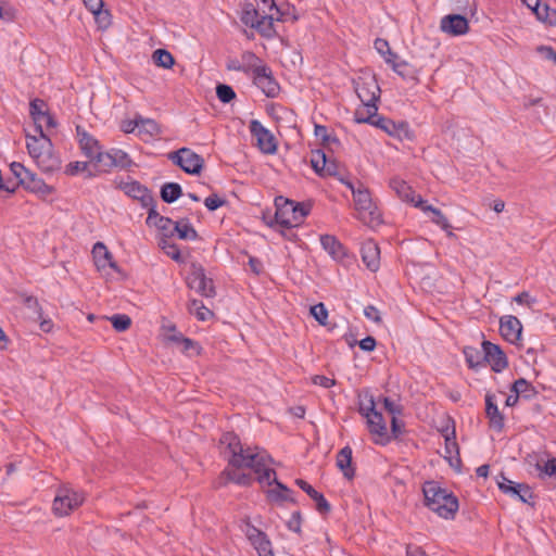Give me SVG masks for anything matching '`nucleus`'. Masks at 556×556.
Returning <instances> with one entry per match:
<instances>
[{"label":"nucleus","mask_w":556,"mask_h":556,"mask_svg":"<svg viewBox=\"0 0 556 556\" xmlns=\"http://www.w3.org/2000/svg\"><path fill=\"white\" fill-rule=\"evenodd\" d=\"M38 167L46 173H52L60 168L61 160L54 153L53 146L49 150L43 151L38 157L35 159Z\"/></svg>","instance_id":"2f4dec72"},{"label":"nucleus","mask_w":556,"mask_h":556,"mask_svg":"<svg viewBox=\"0 0 556 556\" xmlns=\"http://www.w3.org/2000/svg\"><path fill=\"white\" fill-rule=\"evenodd\" d=\"M84 502V496L68 486L59 488L53 501L52 509L56 516L63 517L79 507Z\"/></svg>","instance_id":"423d86ee"},{"label":"nucleus","mask_w":556,"mask_h":556,"mask_svg":"<svg viewBox=\"0 0 556 556\" xmlns=\"http://www.w3.org/2000/svg\"><path fill=\"white\" fill-rule=\"evenodd\" d=\"M513 489L515 492H509V496L519 500L520 502L534 506V497L532 489L527 483H517Z\"/></svg>","instance_id":"79ce46f5"},{"label":"nucleus","mask_w":556,"mask_h":556,"mask_svg":"<svg viewBox=\"0 0 556 556\" xmlns=\"http://www.w3.org/2000/svg\"><path fill=\"white\" fill-rule=\"evenodd\" d=\"M216 96L222 103H230L236 99V92L233 88L227 84H217Z\"/></svg>","instance_id":"603ef678"},{"label":"nucleus","mask_w":556,"mask_h":556,"mask_svg":"<svg viewBox=\"0 0 556 556\" xmlns=\"http://www.w3.org/2000/svg\"><path fill=\"white\" fill-rule=\"evenodd\" d=\"M522 3L531 10L538 21L549 25H556V9H552L547 3H542L541 0H522Z\"/></svg>","instance_id":"aec40b11"},{"label":"nucleus","mask_w":556,"mask_h":556,"mask_svg":"<svg viewBox=\"0 0 556 556\" xmlns=\"http://www.w3.org/2000/svg\"><path fill=\"white\" fill-rule=\"evenodd\" d=\"M353 199L355 208L361 215L368 214L369 223L379 222L380 215L372 202L370 191L363 184L359 182L357 189L354 190Z\"/></svg>","instance_id":"2eb2a0df"},{"label":"nucleus","mask_w":556,"mask_h":556,"mask_svg":"<svg viewBox=\"0 0 556 556\" xmlns=\"http://www.w3.org/2000/svg\"><path fill=\"white\" fill-rule=\"evenodd\" d=\"M79 146H80V149L83 150L84 154L90 160H93L97 152L100 151V143L92 136H90L89 138H86V140L80 142Z\"/></svg>","instance_id":"3c124183"},{"label":"nucleus","mask_w":556,"mask_h":556,"mask_svg":"<svg viewBox=\"0 0 556 556\" xmlns=\"http://www.w3.org/2000/svg\"><path fill=\"white\" fill-rule=\"evenodd\" d=\"M154 64L159 67L170 68L175 64L173 54L166 49H156L152 54Z\"/></svg>","instance_id":"c03bdc74"},{"label":"nucleus","mask_w":556,"mask_h":556,"mask_svg":"<svg viewBox=\"0 0 556 556\" xmlns=\"http://www.w3.org/2000/svg\"><path fill=\"white\" fill-rule=\"evenodd\" d=\"M253 84L262 90L267 98H276L280 92V86L275 79L270 67L261 64L252 68Z\"/></svg>","instance_id":"1a4fd4ad"},{"label":"nucleus","mask_w":556,"mask_h":556,"mask_svg":"<svg viewBox=\"0 0 556 556\" xmlns=\"http://www.w3.org/2000/svg\"><path fill=\"white\" fill-rule=\"evenodd\" d=\"M109 319L112 323L113 328L118 332L126 331L131 326V318L125 314H115Z\"/></svg>","instance_id":"5fc2aeb1"},{"label":"nucleus","mask_w":556,"mask_h":556,"mask_svg":"<svg viewBox=\"0 0 556 556\" xmlns=\"http://www.w3.org/2000/svg\"><path fill=\"white\" fill-rule=\"evenodd\" d=\"M548 456L547 452L528 454L526 463L535 467L540 479H545L546 477L554 479L556 486V457L546 458Z\"/></svg>","instance_id":"4468645a"},{"label":"nucleus","mask_w":556,"mask_h":556,"mask_svg":"<svg viewBox=\"0 0 556 556\" xmlns=\"http://www.w3.org/2000/svg\"><path fill=\"white\" fill-rule=\"evenodd\" d=\"M501 336L509 343L517 344L521 340V321L513 315H505L500 319Z\"/></svg>","instance_id":"a211bd4d"},{"label":"nucleus","mask_w":556,"mask_h":556,"mask_svg":"<svg viewBox=\"0 0 556 556\" xmlns=\"http://www.w3.org/2000/svg\"><path fill=\"white\" fill-rule=\"evenodd\" d=\"M64 173L68 176H75L79 173H87L86 177H93L94 174L89 170V163L75 161L66 165Z\"/></svg>","instance_id":"de8ad7c7"},{"label":"nucleus","mask_w":556,"mask_h":556,"mask_svg":"<svg viewBox=\"0 0 556 556\" xmlns=\"http://www.w3.org/2000/svg\"><path fill=\"white\" fill-rule=\"evenodd\" d=\"M311 164L315 173L320 177H339L343 176L340 172V164L334 159H329L324 150L317 149L312 151Z\"/></svg>","instance_id":"9b49d317"},{"label":"nucleus","mask_w":556,"mask_h":556,"mask_svg":"<svg viewBox=\"0 0 556 556\" xmlns=\"http://www.w3.org/2000/svg\"><path fill=\"white\" fill-rule=\"evenodd\" d=\"M239 469L240 468H233L228 464L223 470L222 477H224L227 482H232L241 486L251 485L253 481L251 473L241 472Z\"/></svg>","instance_id":"f704fd0d"},{"label":"nucleus","mask_w":556,"mask_h":556,"mask_svg":"<svg viewBox=\"0 0 556 556\" xmlns=\"http://www.w3.org/2000/svg\"><path fill=\"white\" fill-rule=\"evenodd\" d=\"M247 536L253 547L256 549L258 556H275L271 542L269 541L267 534L251 525L250 521H247Z\"/></svg>","instance_id":"f3484780"},{"label":"nucleus","mask_w":556,"mask_h":556,"mask_svg":"<svg viewBox=\"0 0 556 556\" xmlns=\"http://www.w3.org/2000/svg\"><path fill=\"white\" fill-rule=\"evenodd\" d=\"M391 67L397 75H400L404 79L412 77L410 66L406 61H400L399 63H394L393 66Z\"/></svg>","instance_id":"69168bd1"},{"label":"nucleus","mask_w":556,"mask_h":556,"mask_svg":"<svg viewBox=\"0 0 556 556\" xmlns=\"http://www.w3.org/2000/svg\"><path fill=\"white\" fill-rule=\"evenodd\" d=\"M138 123H139V132L140 134H148L149 136H159L161 135L162 130L160 125L152 118H144L140 115H138Z\"/></svg>","instance_id":"a18cd8bd"},{"label":"nucleus","mask_w":556,"mask_h":556,"mask_svg":"<svg viewBox=\"0 0 556 556\" xmlns=\"http://www.w3.org/2000/svg\"><path fill=\"white\" fill-rule=\"evenodd\" d=\"M275 10L278 14L275 21L285 22L289 16H291L293 22L299 20V15L295 14V8L293 5L288 4L286 10L277 5Z\"/></svg>","instance_id":"13d9d810"},{"label":"nucleus","mask_w":556,"mask_h":556,"mask_svg":"<svg viewBox=\"0 0 556 556\" xmlns=\"http://www.w3.org/2000/svg\"><path fill=\"white\" fill-rule=\"evenodd\" d=\"M366 419L369 432L371 434H377L380 438L379 440H383V438L387 437V425L382 414L377 410Z\"/></svg>","instance_id":"e433bc0d"},{"label":"nucleus","mask_w":556,"mask_h":556,"mask_svg":"<svg viewBox=\"0 0 556 556\" xmlns=\"http://www.w3.org/2000/svg\"><path fill=\"white\" fill-rule=\"evenodd\" d=\"M160 195L165 203H173L182 195V188L177 182H166L161 187Z\"/></svg>","instance_id":"a19ab883"},{"label":"nucleus","mask_w":556,"mask_h":556,"mask_svg":"<svg viewBox=\"0 0 556 556\" xmlns=\"http://www.w3.org/2000/svg\"><path fill=\"white\" fill-rule=\"evenodd\" d=\"M425 506L444 519H454L458 510V498L453 492L442 488L437 481H426L422 485Z\"/></svg>","instance_id":"f03ea898"},{"label":"nucleus","mask_w":556,"mask_h":556,"mask_svg":"<svg viewBox=\"0 0 556 556\" xmlns=\"http://www.w3.org/2000/svg\"><path fill=\"white\" fill-rule=\"evenodd\" d=\"M311 202H295L282 195L275 198L276 212L266 224L274 228L280 226L285 229L298 227L312 210Z\"/></svg>","instance_id":"f257e3e1"},{"label":"nucleus","mask_w":556,"mask_h":556,"mask_svg":"<svg viewBox=\"0 0 556 556\" xmlns=\"http://www.w3.org/2000/svg\"><path fill=\"white\" fill-rule=\"evenodd\" d=\"M20 296L22 298L24 306L33 311L35 319H41L43 312L38 299L26 293H21Z\"/></svg>","instance_id":"09e8293b"},{"label":"nucleus","mask_w":556,"mask_h":556,"mask_svg":"<svg viewBox=\"0 0 556 556\" xmlns=\"http://www.w3.org/2000/svg\"><path fill=\"white\" fill-rule=\"evenodd\" d=\"M240 20L245 26L256 29L262 37L271 39L277 35L274 16H260L258 10L251 2L243 4Z\"/></svg>","instance_id":"20e7f679"},{"label":"nucleus","mask_w":556,"mask_h":556,"mask_svg":"<svg viewBox=\"0 0 556 556\" xmlns=\"http://www.w3.org/2000/svg\"><path fill=\"white\" fill-rule=\"evenodd\" d=\"M276 489H269L266 491V497L268 502L281 505L283 502L296 504V500L292 496L293 491L286 484L280 482L277 478H273Z\"/></svg>","instance_id":"a878e982"},{"label":"nucleus","mask_w":556,"mask_h":556,"mask_svg":"<svg viewBox=\"0 0 556 556\" xmlns=\"http://www.w3.org/2000/svg\"><path fill=\"white\" fill-rule=\"evenodd\" d=\"M485 416L489 419V427L496 432H502L505 427V417L500 412L495 395L488 393L485 395Z\"/></svg>","instance_id":"5701e85b"},{"label":"nucleus","mask_w":556,"mask_h":556,"mask_svg":"<svg viewBox=\"0 0 556 556\" xmlns=\"http://www.w3.org/2000/svg\"><path fill=\"white\" fill-rule=\"evenodd\" d=\"M375 127L400 141H414L416 138L415 131L406 121L394 122L389 117L378 115Z\"/></svg>","instance_id":"6e6552de"},{"label":"nucleus","mask_w":556,"mask_h":556,"mask_svg":"<svg viewBox=\"0 0 556 556\" xmlns=\"http://www.w3.org/2000/svg\"><path fill=\"white\" fill-rule=\"evenodd\" d=\"M252 137L256 139V147L265 154H275L277 152V141L275 136L265 128L257 119H252L249 125Z\"/></svg>","instance_id":"f8f14e48"},{"label":"nucleus","mask_w":556,"mask_h":556,"mask_svg":"<svg viewBox=\"0 0 556 556\" xmlns=\"http://www.w3.org/2000/svg\"><path fill=\"white\" fill-rule=\"evenodd\" d=\"M148 226H154L159 229L160 236L168 235L174 236L172 232L174 220L169 217L162 216L157 211L156 206H151L148 211V217L146 220Z\"/></svg>","instance_id":"bb28decb"},{"label":"nucleus","mask_w":556,"mask_h":556,"mask_svg":"<svg viewBox=\"0 0 556 556\" xmlns=\"http://www.w3.org/2000/svg\"><path fill=\"white\" fill-rule=\"evenodd\" d=\"M267 462L274 463V459L269 456H262L257 453L248 452V454L244 457V466L243 468H250L255 473H261L264 469H268L266 467Z\"/></svg>","instance_id":"c9c22d12"},{"label":"nucleus","mask_w":556,"mask_h":556,"mask_svg":"<svg viewBox=\"0 0 556 556\" xmlns=\"http://www.w3.org/2000/svg\"><path fill=\"white\" fill-rule=\"evenodd\" d=\"M510 391L518 395V397L522 396L526 400H531L538 394L535 388L525 378L515 380Z\"/></svg>","instance_id":"4c0bfd02"},{"label":"nucleus","mask_w":556,"mask_h":556,"mask_svg":"<svg viewBox=\"0 0 556 556\" xmlns=\"http://www.w3.org/2000/svg\"><path fill=\"white\" fill-rule=\"evenodd\" d=\"M225 204H227V200L219 198L218 194L216 193H212L204 200V205L211 212L216 211L217 208L224 206Z\"/></svg>","instance_id":"e2e57ef3"},{"label":"nucleus","mask_w":556,"mask_h":556,"mask_svg":"<svg viewBox=\"0 0 556 556\" xmlns=\"http://www.w3.org/2000/svg\"><path fill=\"white\" fill-rule=\"evenodd\" d=\"M362 261L365 266L372 273H376L380 267V249L378 243L368 239L361 245Z\"/></svg>","instance_id":"412c9836"},{"label":"nucleus","mask_w":556,"mask_h":556,"mask_svg":"<svg viewBox=\"0 0 556 556\" xmlns=\"http://www.w3.org/2000/svg\"><path fill=\"white\" fill-rule=\"evenodd\" d=\"M390 424V433L387 432V437H384L383 440H376V443L386 445L392 440H400L405 433V422L403 420L393 416Z\"/></svg>","instance_id":"58836bf2"},{"label":"nucleus","mask_w":556,"mask_h":556,"mask_svg":"<svg viewBox=\"0 0 556 556\" xmlns=\"http://www.w3.org/2000/svg\"><path fill=\"white\" fill-rule=\"evenodd\" d=\"M466 363L470 369L477 370L480 366L484 365L483 350L480 351L473 346H465L463 350Z\"/></svg>","instance_id":"37998d69"},{"label":"nucleus","mask_w":556,"mask_h":556,"mask_svg":"<svg viewBox=\"0 0 556 556\" xmlns=\"http://www.w3.org/2000/svg\"><path fill=\"white\" fill-rule=\"evenodd\" d=\"M352 453L351 446L346 445L338 452L336 459L337 467L342 471L344 478L348 480H352L355 477Z\"/></svg>","instance_id":"c85d7f7f"},{"label":"nucleus","mask_w":556,"mask_h":556,"mask_svg":"<svg viewBox=\"0 0 556 556\" xmlns=\"http://www.w3.org/2000/svg\"><path fill=\"white\" fill-rule=\"evenodd\" d=\"M92 255L94 258V264L99 269L109 266L110 268L114 269L117 273L121 271L117 263L113 258L112 253L108 250L103 242H97L93 245Z\"/></svg>","instance_id":"cd10ccee"},{"label":"nucleus","mask_w":556,"mask_h":556,"mask_svg":"<svg viewBox=\"0 0 556 556\" xmlns=\"http://www.w3.org/2000/svg\"><path fill=\"white\" fill-rule=\"evenodd\" d=\"M389 186L393 189L399 198L408 203H414L416 206V202L419 201V194H416L412 187L403 179L399 177H393L389 181Z\"/></svg>","instance_id":"c756f323"},{"label":"nucleus","mask_w":556,"mask_h":556,"mask_svg":"<svg viewBox=\"0 0 556 556\" xmlns=\"http://www.w3.org/2000/svg\"><path fill=\"white\" fill-rule=\"evenodd\" d=\"M354 90L366 108H372L378 111L377 102L380 99V87L375 78L369 80L358 78L353 81Z\"/></svg>","instance_id":"9d476101"},{"label":"nucleus","mask_w":556,"mask_h":556,"mask_svg":"<svg viewBox=\"0 0 556 556\" xmlns=\"http://www.w3.org/2000/svg\"><path fill=\"white\" fill-rule=\"evenodd\" d=\"M440 28L452 36H462L468 33L469 22L460 14H448L441 20Z\"/></svg>","instance_id":"6ab92c4d"},{"label":"nucleus","mask_w":556,"mask_h":556,"mask_svg":"<svg viewBox=\"0 0 556 556\" xmlns=\"http://www.w3.org/2000/svg\"><path fill=\"white\" fill-rule=\"evenodd\" d=\"M92 161L96 163L94 165L100 167L103 172H109L111 168H113V164H111L113 161L111 150L106 152H97Z\"/></svg>","instance_id":"864d4df0"},{"label":"nucleus","mask_w":556,"mask_h":556,"mask_svg":"<svg viewBox=\"0 0 556 556\" xmlns=\"http://www.w3.org/2000/svg\"><path fill=\"white\" fill-rule=\"evenodd\" d=\"M38 136H26V148L28 154L35 160L43 151L49 150L52 147L51 139L43 132L42 126L38 125Z\"/></svg>","instance_id":"4be33fe9"},{"label":"nucleus","mask_w":556,"mask_h":556,"mask_svg":"<svg viewBox=\"0 0 556 556\" xmlns=\"http://www.w3.org/2000/svg\"><path fill=\"white\" fill-rule=\"evenodd\" d=\"M17 185H21L29 192L39 193L43 197L49 195L54 191L53 187L47 185L43 179L39 178L30 170L24 175V178H21V180L17 181Z\"/></svg>","instance_id":"393cba45"},{"label":"nucleus","mask_w":556,"mask_h":556,"mask_svg":"<svg viewBox=\"0 0 556 556\" xmlns=\"http://www.w3.org/2000/svg\"><path fill=\"white\" fill-rule=\"evenodd\" d=\"M168 159L176 166H179L185 173L190 175H200L204 166V159L186 147L170 152Z\"/></svg>","instance_id":"39448f33"},{"label":"nucleus","mask_w":556,"mask_h":556,"mask_svg":"<svg viewBox=\"0 0 556 556\" xmlns=\"http://www.w3.org/2000/svg\"><path fill=\"white\" fill-rule=\"evenodd\" d=\"M112 152V162L113 167H118L122 169L129 168L132 165V160L129 157V155L119 149H111Z\"/></svg>","instance_id":"49530a36"},{"label":"nucleus","mask_w":556,"mask_h":556,"mask_svg":"<svg viewBox=\"0 0 556 556\" xmlns=\"http://www.w3.org/2000/svg\"><path fill=\"white\" fill-rule=\"evenodd\" d=\"M302 513L300 510H295L288 520L287 528L294 533L302 534Z\"/></svg>","instance_id":"bf43d9fd"},{"label":"nucleus","mask_w":556,"mask_h":556,"mask_svg":"<svg viewBox=\"0 0 556 556\" xmlns=\"http://www.w3.org/2000/svg\"><path fill=\"white\" fill-rule=\"evenodd\" d=\"M481 346L483 350L484 365L489 364L494 372H502L505 368H507V356L498 344L483 340Z\"/></svg>","instance_id":"ddd939ff"},{"label":"nucleus","mask_w":556,"mask_h":556,"mask_svg":"<svg viewBox=\"0 0 556 556\" xmlns=\"http://www.w3.org/2000/svg\"><path fill=\"white\" fill-rule=\"evenodd\" d=\"M539 54H541L545 60H549L556 64V50H554L551 46H539L536 48Z\"/></svg>","instance_id":"774afa93"},{"label":"nucleus","mask_w":556,"mask_h":556,"mask_svg":"<svg viewBox=\"0 0 556 556\" xmlns=\"http://www.w3.org/2000/svg\"><path fill=\"white\" fill-rule=\"evenodd\" d=\"M384 409L392 415V417H397L403 415L404 407L401 404L394 403L390 397L384 396L382 399Z\"/></svg>","instance_id":"0e129e2a"},{"label":"nucleus","mask_w":556,"mask_h":556,"mask_svg":"<svg viewBox=\"0 0 556 556\" xmlns=\"http://www.w3.org/2000/svg\"><path fill=\"white\" fill-rule=\"evenodd\" d=\"M220 455L227 459L229 466L243 468L244 457L250 448L244 450L240 437L233 431L224 432L218 440Z\"/></svg>","instance_id":"7ed1b4c3"},{"label":"nucleus","mask_w":556,"mask_h":556,"mask_svg":"<svg viewBox=\"0 0 556 556\" xmlns=\"http://www.w3.org/2000/svg\"><path fill=\"white\" fill-rule=\"evenodd\" d=\"M172 232L180 240H197L199 238L198 231L191 225L189 218H180L174 223Z\"/></svg>","instance_id":"72a5a7b5"},{"label":"nucleus","mask_w":556,"mask_h":556,"mask_svg":"<svg viewBox=\"0 0 556 556\" xmlns=\"http://www.w3.org/2000/svg\"><path fill=\"white\" fill-rule=\"evenodd\" d=\"M295 484L315 502V508L321 516H327L331 511V505L324 494L316 491L307 481L296 479Z\"/></svg>","instance_id":"b1692460"},{"label":"nucleus","mask_w":556,"mask_h":556,"mask_svg":"<svg viewBox=\"0 0 556 556\" xmlns=\"http://www.w3.org/2000/svg\"><path fill=\"white\" fill-rule=\"evenodd\" d=\"M496 483L498 489L507 495L509 494V492H515V489L513 488L517 484L516 482L509 480L504 472H501L496 477Z\"/></svg>","instance_id":"680f3d73"},{"label":"nucleus","mask_w":556,"mask_h":556,"mask_svg":"<svg viewBox=\"0 0 556 556\" xmlns=\"http://www.w3.org/2000/svg\"><path fill=\"white\" fill-rule=\"evenodd\" d=\"M315 136L321 139L324 146L329 143H340V140L336 136H330L328 134V129L324 125H315Z\"/></svg>","instance_id":"4d7b16f0"},{"label":"nucleus","mask_w":556,"mask_h":556,"mask_svg":"<svg viewBox=\"0 0 556 556\" xmlns=\"http://www.w3.org/2000/svg\"><path fill=\"white\" fill-rule=\"evenodd\" d=\"M119 188L128 197L138 200L141 206L147 207L148 211L151 206H156V202L152 195L151 190L141 185L139 181L132 180L129 182H121Z\"/></svg>","instance_id":"dca6fc26"},{"label":"nucleus","mask_w":556,"mask_h":556,"mask_svg":"<svg viewBox=\"0 0 556 556\" xmlns=\"http://www.w3.org/2000/svg\"><path fill=\"white\" fill-rule=\"evenodd\" d=\"M187 286L190 289H194L202 296L214 298L216 295L213 279L206 277L201 264H191V271L187 277Z\"/></svg>","instance_id":"0eeeda50"},{"label":"nucleus","mask_w":556,"mask_h":556,"mask_svg":"<svg viewBox=\"0 0 556 556\" xmlns=\"http://www.w3.org/2000/svg\"><path fill=\"white\" fill-rule=\"evenodd\" d=\"M48 112L45 100L35 98L29 102V115L36 125V130H38V125H41V122Z\"/></svg>","instance_id":"ea45409f"},{"label":"nucleus","mask_w":556,"mask_h":556,"mask_svg":"<svg viewBox=\"0 0 556 556\" xmlns=\"http://www.w3.org/2000/svg\"><path fill=\"white\" fill-rule=\"evenodd\" d=\"M377 117V111L372 110V108H366V114L364 113V110H356L354 113V121L357 124H369L375 126Z\"/></svg>","instance_id":"8fccbe9b"},{"label":"nucleus","mask_w":556,"mask_h":556,"mask_svg":"<svg viewBox=\"0 0 556 556\" xmlns=\"http://www.w3.org/2000/svg\"><path fill=\"white\" fill-rule=\"evenodd\" d=\"M98 26L101 29H106L111 25V13L109 10H104L103 8L98 10L96 13H92Z\"/></svg>","instance_id":"052dcab7"},{"label":"nucleus","mask_w":556,"mask_h":556,"mask_svg":"<svg viewBox=\"0 0 556 556\" xmlns=\"http://www.w3.org/2000/svg\"><path fill=\"white\" fill-rule=\"evenodd\" d=\"M416 207H420L425 212H431L433 214L432 222L445 230L448 237H455L454 232L451 230L452 226L448 219L439 208L428 205L427 201L422 200L421 197H419V201L416 202Z\"/></svg>","instance_id":"7c9ffc66"},{"label":"nucleus","mask_w":556,"mask_h":556,"mask_svg":"<svg viewBox=\"0 0 556 556\" xmlns=\"http://www.w3.org/2000/svg\"><path fill=\"white\" fill-rule=\"evenodd\" d=\"M311 314L319 323V325H327L328 309L326 308L324 303L320 302L318 304L311 306Z\"/></svg>","instance_id":"6e6d98bb"},{"label":"nucleus","mask_w":556,"mask_h":556,"mask_svg":"<svg viewBox=\"0 0 556 556\" xmlns=\"http://www.w3.org/2000/svg\"><path fill=\"white\" fill-rule=\"evenodd\" d=\"M320 244L334 260H342L346 255L343 244L332 235L320 236Z\"/></svg>","instance_id":"473e14b6"},{"label":"nucleus","mask_w":556,"mask_h":556,"mask_svg":"<svg viewBox=\"0 0 556 556\" xmlns=\"http://www.w3.org/2000/svg\"><path fill=\"white\" fill-rule=\"evenodd\" d=\"M273 478H277L276 471L271 468L264 469L261 473H257V481L260 483H266L267 485H273L275 482Z\"/></svg>","instance_id":"338daca9"}]
</instances>
